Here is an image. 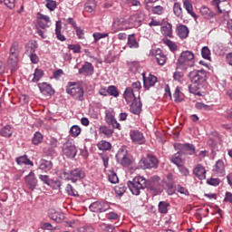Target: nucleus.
I'll use <instances>...</instances> for the list:
<instances>
[{"mask_svg":"<svg viewBox=\"0 0 232 232\" xmlns=\"http://www.w3.org/2000/svg\"><path fill=\"white\" fill-rule=\"evenodd\" d=\"M193 173L199 180H204L206 179V169L202 167V165L198 164L196 168L193 169Z\"/></svg>","mask_w":232,"mask_h":232,"instance_id":"23","label":"nucleus"},{"mask_svg":"<svg viewBox=\"0 0 232 232\" xmlns=\"http://www.w3.org/2000/svg\"><path fill=\"white\" fill-rule=\"evenodd\" d=\"M177 191H178L179 193H180L181 195H186V196H188V195H189V191L187 190L186 188H183V187H181V186H178V187H177Z\"/></svg>","mask_w":232,"mask_h":232,"instance_id":"61","label":"nucleus"},{"mask_svg":"<svg viewBox=\"0 0 232 232\" xmlns=\"http://www.w3.org/2000/svg\"><path fill=\"white\" fill-rule=\"evenodd\" d=\"M142 77H143V86L145 90H150L151 86H155V83L158 81L157 77L151 74H149V76L146 77V72L142 73Z\"/></svg>","mask_w":232,"mask_h":232,"instance_id":"13","label":"nucleus"},{"mask_svg":"<svg viewBox=\"0 0 232 232\" xmlns=\"http://www.w3.org/2000/svg\"><path fill=\"white\" fill-rule=\"evenodd\" d=\"M70 135L71 137H79L81 135V127L79 125H73L70 129Z\"/></svg>","mask_w":232,"mask_h":232,"instance_id":"45","label":"nucleus"},{"mask_svg":"<svg viewBox=\"0 0 232 232\" xmlns=\"http://www.w3.org/2000/svg\"><path fill=\"white\" fill-rule=\"evenodd\" d=\"M174 81L178 82H184V72H175L173 74Z\"/></svg>","mask_w":232,"mask_h":232,"instance_id":"51","label":"nucleus"},{"mask_svg":"<svg viewBox=\"0 0 232 232\" xmlns=\"http://www.w3.org/2000/svg\"><path fill=\"white\" fill-rule=\"evenodd\" d=\"M0 135H2V137H12V127H10V125H6L2 128Z\"/></svg>","mask_w":232,"mask_h":232,"instance_id":"42","label":"nucleus"},{"mask_svg":"<svg viewBox=\"0 0 232 232\" xmlns=\"http://www.w3.org/2000/svg\"><path fill=\"white\" fill-rule=\"evenodd\" d=\"M173 12L176 17L182 18V6H180L179 3L174 4Z\"/></svg>","mask_w":232,"mask_h":232,"instance_id":"44","label":"nucleus"},{"mask_svg":"<svg viewBox=\"0 0 232 232\" xmlns=\"http://www.w3.org/2000/svg\"><path fill=\"white\" fill-rule=\"evenodd\" d=\"M213 171L219 177H223L226 173V165L224 164V160H218L213 168Z\"/></svg>","mask_w":232,"mask_h":232,"instance_id":"19","label":"nucleus"},{"mask_svg":"<svg viewBox=\"0 0 232 232\" xmlns=\"http://www.w3.org/2000/svg\"><path fill=\"white\" fill-rule=\"evenodd\" d=\"M62 24L61 21H57L55 24V34L59 41H66V37L61 34Z\"/></svg>","mask_w":232,"mask_h":232,"instance_id":"33","label":"nucleus"},{"mask_svg":"<svg viewBox=\"0 0 232 232\" xmlns=\"http://www.w3.org/2000/svg\"><path fill=\"white\" fill-rule=\"evenodd\" d=\"M51 218L54 222L61 223L64 220V214L62 212H54Z\"/></svg>","mask_w":232,"mask_h":232,"instance_id":"43","label":"nucleus"},{"mask_svg":"<svg viewBox=\"0 0 232 232\" xmlns=\"http://www.w3.org/2000/svg\"><path fill=\"white\" fill-rule=\"evenodd\" d=\"M142 169H157L159 168V158L153 154H147L140 161Z\"/></svg>","mask_w":232,"mask_h":232,"instance_id":"3","label":"nucleus"},{"mask_svg":"<svg viewBox=\"0 0 232 232\" xmlns=\"http://www.w3.org/2000/svg\"><path fill=\"white\" fill-rule=\"evenodd\" d=\"M196 108L197 110H205V111H209V110H211V107L209 105H206L202 102H197Z\"/></svg>","mask_w":232,"mask_h":232,"instance_id":"55","label":"nucleus"},{"mask_svg":"<svg viewBox=\"0 0 232 232\" xmlns=\"http://www.w3.org/2000/svg\"><path fill=\"white\" fill-rule=\"evenodd\" d=\"M162 43L169 46L170 52H177V44L168 38H163Z\"/></svg>","mask_w":232,"mask_h":232,"instance_id":"38","label":"nucleus"},{"mask_svg":"<svg viewBox=\"0 0 232 232\" xmlns=\"http://www.w3.org/2000/svg\"><path fill=\"white\" fill-rule=\"evenodd\" d=\"M173 97L175 99V102H182V99H180V89L179 87L176 88Z\"/></svg>","mask_w":232,"mask_h":232,"instance_id":"58","label":"nucleus"},{"mask_svg":"<svg viewBox=\"0 0 232 232\" xmlns=\"http://www.w3.org/2000/svg\"><path fill=\"white\" fill-rule=\"evenodd\" d=\"M152 13L156 14L157 15H162V14H164V7L160 5L154 6L152 8Z\"/></svg>","mask_w":232,"mask_h":232,"instance_id":"57","label":"nucleus"},{"mask_svg":"<svg viewBox=\"0 0 232 232\" xmlns=\"http://www.w3.org/2000/svg\"><path fill=\"white\" fill-rule=\"evenodd\" d=\"M178 68L187 70L195 66V54L191 51H183L177 61Z\"/></svg>","mask_w":232,"mask_h":232,"instance_id":"1","label":"nucleus"},{"mask_svg":"<svg viewBox=\"0 0 232 232\" xmlns=\"http://www.w3.org/2000/svg\"><path fill=\"white\" fill-rule=\"evenodd\" d=\"M25 184L28 186L31 191H34L37 187V179L35 178V174L34 172H30L29 175L25 176Z\"/></svg>","mask_w":232,"mask_h":232,"instance_id":"15","label":"nucleus"},{"mask_svg":"<svg viewBox=\"0 0 232 232\" xmlns=\"http://www.w3.org/2000/svg\"><path fill=\"white\" fill-rule=\"evenodd\" d=\"M201 55L203 59H211V51L209 50V47L204 46L201 50Z\"/></svg>","mask_w":232,"mask_h":232,"instance_id":"46","label":"nucleus"},{"mask_svg":"<svg viewBox=\"0 0 232 232\" xmlns=\"http://www.w3.org/2000/svg\"><path fill=\"white\" fill-rule=\"evenodd\" d=\"M183 6L185 10H187L188 14L191 15V17H193L194 19H197V14L193 12V5L191 4V2H189V0H184Z\"/></svg>","mask_w":232,"mask_h":232,"instance_id":"29","label":"nucleus"},{"mask_svg":"<svg viewBox=\"0 0 232 232\" xmlns=\"http://www.w3.org/2000/svg\"><path fill=\"white\" fill-rule=\"evenodd\" d=\"M42 140H43V134H41L40 132H35L33 138V144L37 146V144H41Z\"/></svg>","mask_w":232,"mask_h":232,"instance_id":"52","label":"nucleus"},{"mask_svg":"<svg viewBox=\"0 0 232 232\" xmlns=\"http://www.w3.org/2000/svg\"><path fill=\"white\" fill-rule=\"evenodd\" d=\"M155 58L160 66H164L166 61H168V57H166V54L160 49L156 50Z\"/></svg>","mask_w":232,"mask_h":232,"instance_id":"22","label":"nucleus"},{"mask_svg":"<svg viewBox=\"0 0 232 232\" xmlns=\"http://www.w3.org/2000/svg\"><path fill=\"white\" fill-rule=\"evenodd\" d=\"M69 50H72L73 53H81V45L80 44H69Z\"/></svg>","mask_w":232,"mask_h":232,"instance_id":"56","label":"nucleus"},{"mask_svg":"<svg viewBox=\"0 0 232 232\" xmlns=\"http://www.w3.org/2000/svg\"><path fill=\"white\" fill-rule=\"evenodd\" d=\"M168 195H173L175 193V186L173 184H167Z\"/></svg>","mask_w":232,"mask_h":232,"instance_id":"63","label":"nucleus"},{"mask_svg":"<svg viewBox=\"0 0 232 232\" xmlns=\"http://www.w3.org/2000/svg\"><path fill=\"white\" fill-rule=\"evenodd\" d=\"M178 35L180 37V39H186L188 35H189V29H188V26L181 24L177 29Z\"/></svg>","mask_w":232,"mask_h":232,"instance_id":"27","label":"nucleus"},{"mask_svg":"<svg viewBox=\"0 0 232 232\" xmlns=\"http://www.w3.org/2000/svg\"><path fill=\"white\" fill-rule=\"evenodd\" d=\"M142 21H144V14L142 13L132 14L128 19V24L134 28H139Z\"/></svg>","mask_w":232,"mask_h":232,"instance_id":"12","label":"nucleus"},{"mask_svg":"<svg viewBox=\"0 0 232 232\" xmlns=\"http://www.w3.org/2000/svg\"><path fill=\"white\" fill-rule=\"evenodd\" d=\"M179 150L181 153L186 155H197L195 145L191 143L179 144Z\"/></svg>","mask_w":232,"mask_h":232,"instance_id":"14","label":"nucleus"},{"mask_svg":"<svg viewBox=\"0 0 232 232\" xmlns=\"http://www.w3.org/2000/svg\"><path fill=\"white\" fill-rule=\"evenodd\" d=\"M130 110L131 113H134V115H140V111H142V102H140V96H139L138 99L134 102H131Z\"/></svg>","mask_w":232,"mask_h":232,"instance_id":"17","label":"nucleus"},{"mask_svg":"<svg viewBox=\"0 0 232 232\" xmlns=\"http://www.w3.org/2000/svg\"><path fill=\"white\" fill-rule=\"evenodd\" d=\"M116 160L121 166L128 167L131 164V160L128 156V150L126 149H121L116 154Z\"/></svg>","mask_w":232,"mask_h":232,"instance_id":"10","label":"nucleus"},{"mask_svg":"<svg viewBox=\"0 0 232 232\" xmlns=\"http://www.w3.org/2000/svg\"><path fill=\"white\" fill-rule=\"evenodd\" d=\"M16 163L21 166L24 164L25 166H34V162L28 159V156L24 155L21 157L16 158Z\"/></svg>","mask_w":232,"mask_h":232,"instance_id":"31","label":"nucleus"},{"mask_svg":"<svg viewBox=\"0 0 232 232\" xmlns=\"http://www.w3.org/2000/svg\"><path fill=\"white\" fill-rule=\"evenodd\" d=\"M39 179L44 184L50 186V177L48 175H39Z\"/></svg>","mask_w":232,"mask_h":232,"instance_id":"59","label":"nucleus"},{"mask_svg":"<svg viewBox=\"0 0 232 232\" xmlns=\"http://www.w3.org/2000/svg\"><path fill=\"white\" fill-rule=\"evenodd\" d=\"M19 43L14 42L10 48V54L8 59V64L9 66H12V68H15L17 66V61H19Z\"/></svg>","mask_w":232,"mask_h":232,"instance_id":"5","label":"nucleus"},{"mask_svg":"<svg viewBox=\"0 0 232 232\" xmlns=\"http://www.w3.org/2000/svg\"><path fill=\"white\" fill-rule=\"evenodd\" d=\"M127 184L132 195H136V196L140 195V191L148 188V183L146 181V179L140 176L134 178L132 181H128Z\"/></svg>","mask_w":232,"mask_h":232,"instance_id":"2","label":"nucleus"},{"mask_svg":"<svg viewBox=\"0 0 232 232\" xmlns=\"http://www.w3.org/2000/svg\"><path fill=\"white\" fill-rule=\"evenodd\" d=\"M89 209L92 213H104L110 209V203L108 201H95L90 205Z\"/></svg>","mask_w":232,"mask_h":232,"instance_id":"6","label":"nucleus"},{"mask_svg":"<svg viewBox=\"0 0 232 232\" xmlns=\"http://www.w3.org/2000/svg\"><path fill=\"white\" fill-rule=\"evenodd\" d=\"M97 7V4L95 3V0H90L87 2L84 5L85 12H88L89 14H92L93 10Z\"/></svg>","mask_w":232,"mask_h":232,"instance_id":"35","label":"nucleus"},{"mask_svg":"<svg viewBox=\"0 0 232 232\" xmlns=\"http://www.w3.org/2000/svg\"><path fill=\"white\" fill-rule=\"evenodd\" d=\"M181 151H178L177 153H175L171 159H170V162H172V164H175L176 166H181L183 164V160H182V156H181Z\"/></svg>","mask_w":232,"mask_h":232,"instance_id":"30","label":"nucleus"},{"mask_svg":"<svg viewBox=\"0 0 232 232\" xmlns=\"http://www.w3.org/2000/svg\"><path fill=\"white\" fill-rule=\"evenodd\" d=\"M130 136L132 142H135L136 144H144V142H146L144 135L139 130H131Z\"/></svg>","mask_w":232,"mask_h":232,"instance_id":"16","label":"nucleus"},{"mask_svg":"<svg viewBox=\"0 0 232 232\" xmlns=\"http://www.w3.org/2000/svg\"><path fill=\"white\" fill-rule=\"evenodd\" d=\"M36 50H37V44H35L34 43H28L26 44L25 53H26V55H30L32 53H35Z\"/></svg>","mask_w":232,"mask_h":232,"instance_id":"39","label":"nucleus"},{"mask_svg":"<svg viewBox=\"0 0 232 232\" xmlns=\"http://www.w3.org/2000/svg\"><path fill=\"white\" fill-rule=\"evenodd\" d=\"M107 92L109 95H111V97H117L119 95V91L117 90V87L115 85H111L107 88Z\"/></svg>","mask_w":232,"mask_h":232,"instance_id":"49","label":"nucleus"},{"mask_svg":"<svg viewBox=\"0 0 232 232\" xmlns=\"http://www.w3.org/2000/svg\"><path fill=\"white\" fill-rule=\"evenodd\" d=\"M79 73L81 75H90V73H93V65L88 62H86L82 68L79 69Z\"/></svg>","mask_w":232,"mask_h":232,"instance_id":"24","label":"nucleus"},{"mask_svg":"<svg viewBox=\"0 0 232 232\" xmlns=\"http://www.w3.org/2000/svg\"><path fill=\"white\" fill-rule=\"evenodd\" d=\"M127 46L129 48H139V44L137 43V38H135V34H129Z\"/></svg>","mask_w":232,"mask_h":232,"instance_id":"32","label":"nucleus"},{"mask_svg":"<svg viewBox=\"0 0 232 232\" xmlns=\"http://www.w3.org/2000/svg\"><path fill=\"white\" fill-rule=\"evenodd\" d=\"M109 182L111 184H117V182H119V177L117 176V173H115L114 171H111L109 174Z\"/></svg>","mask_w":232,"mask_h":232,"instance_id":"53","label":"nucleus"},{"mask_svg":"<svg viewBox=\"0 0 232 232\" xmlns=\"http://www.w3.org/2000/svg\"><path fill=\"white\" fill-rule=\"evenodd\" d=\"M202 86H204L203 83H198V82H192V84H190L188 86V91L190 92V93H193L194 95H200V88H202Z\"/></svg>","mask_w":232,"mask_h":232,"instance_id":"28","label":"nucleus"},{"mask_svg":"<svg viewBox=\"0 0 232 232\" xmlns=\"http://www.w3.org/2000/svg\"><path fill=\"white\" fill-rule=\"evenodd\" d=\"M162 35L164 37H173V26L171 24H167L160 28Z\"/></svg>","mask_w":232,"mask_h":232,"instance_id":"26","label":"nucleus"},{"mask_svg":"<svg viewBox=\"0 0 232 232\" xmlns=\"http://www.w3.org/2000/svg\"><path fill=\"white\" fill-rule=\"evenodd\" d=\"M98 148L102 151H108V150H111V143L106 140H102L98 143Z\"/></svg>","mask_w":232,"mask_h":232,"instance_id":"36","label":"nucleus"},{"mask_svg":"<svg viewBox=\"0 0 232 232\" xmlns=\"http://www.w3.org/2000/svg\"><path fill=\"white\" fill-rule=\"evenodd\" d=\"M66 92L69 95H72L76 101L82 102L84 101V89L82 85L79 84H71L67 87Z\"/></svg>","mask_w":232,"mask_h":232,"instance_id":"4","label":"nucleus"},{"mask_svg":"<svg viewBox=\"0 0 232 232\" xmlns=\"http://www.w3.org/2000/svg\"><path fill=\"white\" fill-rule=\"evenodd\" d=\"M45 6L46 8H48V10H50L51 12H53V10L57 8V2L53 0H46Z\"/></svg>","mask_w":232,"mask_h":232,"instance_id":"48","label":"nucleus"},{"mask_svg":"<svg viewBox=\"0 0 232 232\" xmlns=\"http://www.w3.org/2000/svg\"><path fill=\"white\" fill-rule=\"evenodd\" d=\"M63 174L67 175L68 180H72L73 183L77 182V180H82L86 177V173L82 169H74L71 170L70 174L63 171Z\"/></svg>","mask_w":232,"mask_h":232,"instance_id":"8","label":"nucleus"},{"mask_svg":"<svg viewBox=\"0 0 232 232\" xmlns=\"http://www.w3.org/2000/svg\"><path fill=\"white\" fill-rule=\"evenodd\" d=\"M224 202H229V204H232V193L231 192L226 193Z\"/></svg>","mask_w":232,"mask_h":232,"instance_id":"64","label":"nucleus"},{"mask_svg":"<svg viewBox=\"0 0 232 232\" xmlns=\"http://www.w3.org/2000/svg\"><path fill=\"white\" fill-rule=\"evenodd\" d=\"M63 153L68 159H75V155H77V148L72 141H66L63 145Z\"/></svg>","mask_w":232,"mask_h":232,"instance_id":"9","label":"nucleus"},{"mask_svg":"<svg viewBox=\"0 0 232 232\" xmlns=\"http://www.w3.org/2000/svg\"><path fill=\"white\" fill-rule=\"evenodd\" d=\"M168 208H169V203L166 201H160L159 203V211L160 213H162L163 215H166L168 213Z\"/></svg>","mask_w":232,"mask_h":232,"instance_id":"41","label":"nucleus"},{"mask_svg":"<svg viewBox=\"0 0 232 232\" xmlns=\"http://www.w3.org/2000/svg\"><path fill=\"white\" fill-rule=\"evenodd\" d=\"M38 24L41 28H48L50 24H52V22L50 21V17L48 15L42 14L38 18Z\"/></svg>","mask_w":232,"mask_h":232,"instance_id":"25","label":"nucleus"},{"mask_svg":"<svg viewBox=\"0 0 232 232\" xmlns=\"http://www.w3.org/2000/svg\"><path fill=\"white\" fill-rule=\"evenodd\" d=\"M123 97L127 102V104H130L135 101H137V94L133 92V89L127 87L124 93Z\"/></svg>","mask_w":232,"mask_h":232,"instance_id":"18","label":"nucleus"},{"mask_svg":"<svg viewBox=\"0 0 232 232\" xmlns=\"http://www.w3.org/2000/svg\"><path fill=\"white\" fill-rule=\"evenodd\" d=\"M76 35H78L79 39H84V30L81 29L80 27H75Z\"/></svg>","mask_w":232,"mask_h":232,"instance_id":"62","label":"nucleus"},{"mask_svg":"<svg viewBox=\"0 0 232 232\" xmlns=\"http://www.w3.org/2000/svg\"><path fill=\"white\" fill-rule=\"evenodd\" d=\"M100 133L105 135V137H111L113 135V130L108 128L107 126H101L99 128Z\"/></svg>","mask_w":232,"mask_h":232,"instance_id":"40","label":"nucleus"},{"mask_svg":"<svg viewBox=\"0 0 232 232\" xmlns=\"http://www.w3.org/2000/svg\"><path fill=\"white\" fill-rule=\"evenodd\" d=\"M65 190L68 193V195H71L72 197H75V195H77L75 188H73V187L71 184H67Z\"/></svg>","mask_w":232,"mask_h":232,"instance_id":"54","label":"nucleus"},{"mask_svg":"<svg viewBox=\"0 0 232 232\" xmlns=\"http://www.w3.org/2000/svg\"><path fill=\"white\" fill-rule=\"evenodd\" d=\"M4 3L7 8H15V0H4Z\"/></svg>","mask_w":232,"mask_h":232,"instance_id":"60","label":"nucleus"},{"mask_svg":"<svg viewBox=\"0 0 232 232\" xmlns=\"http://www.w3.org/2000/svg\"><path fill=\"white\" fill-rule=\"evenodd\" d=\"M191 82H198L199 84H204L206 82V71L204 70H195L188 74Z\"/></svg>","mask_w":232,"mask_h":232,"instance_id":"7","label":"nucleus"},{"mask_svg":"<svg viewBox=\"0 0 232 232\" xmlns=\"http://www.w3.org/2000/svg\"><path fill=\"white\" fill-rule=\"evenodd\" d=\"M129 88H130L134 93H138L139 95L140 88H142V85H140V82L137 81L135 82H132L131 87Z\"/></svg>","mask_w":232,"mask_h":232,"instance_id":"50","label":"nucleus"},{"mask_svg":"<svg viewBox=\"0 0 232 232\" xmlns=\"http://www.w3.org/2000/svg\"><path fill=\"white\" fill-rule=\"evenodd\" d=\"M52 168H53V163L51 160H41L39 164V169L44 173H48L52 171Z\"/></svg>","mask_w":232,"mask_h":232,"instance_id":"21","label":"nucleus"},{"mask_svg":"<svg viewBox=\"0 0 232 232\" xmlns=\"http://www.w3.org/2000/svg\"><path fill=\"white\" fill-rule=\"evenodd\" d=\"M200 14L205 19H211V17L215 15V14L206 6L200 8Z\"/></svg>","mask_w":232,"mask_h":232,"instance_id":"34","label":"nucleus"},{"mask_svg":"<svg viewBox=\"0 0 232 232\" xmlns=\"http://www.w3.org/2000/svg\"><path fill=\"white\" fill-rule=\"evenodd\" d=\"M38 88L40 89L41 93L44 95H53V93H55V91L53 88H52V85L46 82L39 83Z\"/></svg>","mask_w":232,"mask_h":232,"instance_id":"20","label":"nucleus"},{"mask_svg":"<svg viewBox=\"0 0 232 232\" xmlns=\"http://www.w3.org/2000/svg\"><path fill=\"white\" fill-rule=\"evenodd\" d=\"M114 191L119 197H122L126 193V187L124 185H119L115 187Z\"/></svg>","mask_w":232,"mask_h":232,"instance_id":"47","label":"nucleus"},{"mask_svg":"<svg viewBox=\"0 0 232 232\" xmlns=\"http://www.w3.org/2000/svg\"><path fill=\"white\" fill-rule=\"evenodd\" d=\"M105 122L112 126L114 130H121V123H118L117 119H115V112L112 111H105Z\"/></svg>","mask_w":232,"mask_h":232,"instance_id":"11","label":"nucleus"},{"mask_svg":"<svg viewBox=\"0 0 232 232\" xmlns=\"http://www.w3.org/2000/svg\"><path fill=\"white\" fill-rule=\"evenodd\" d=\"M43 75H44V72L41 69H35L34 72V77L32 80V82H39L41 81Z\"/></svg>","mask_w":232,"mask_h":232,"instance_id":"37","label":"nucleus"}]
</instances>
